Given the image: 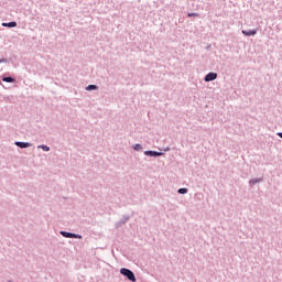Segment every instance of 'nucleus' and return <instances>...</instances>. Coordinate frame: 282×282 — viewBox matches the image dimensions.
<instances>
[{"label":"nucleus","instance_id":"obj_1","mask_svg":"<svg viewBox=\"0 0 282 282\" xmlns=\"http://www.w3.org/2000/svg\"><path fill=\"white\" fill-rule=\"evenodd\" d=\"M120 274H122L123 276H127L129 281L135 282V274H133V271L122 268L120 269Z\"/></svg>","mask_w":282,"mask_h":282},{"label":"nucleus","instance_id":"obj_2","mask_svg":"<svg viewBox=\"0 0 282 282\" xmlns=\"http://www.w3.org/2000/svg\"><path fill=\"white\" fill-rule=\"evenodd\" d=\"M61 235H63V237H66L68 239H80L82 237L76 235V234H69L67 231H62Z\"/></svg>","mask_w":282,"mask_h":282},{"label":"nucleus","instance_id":"obj_3","mask_svg":"<svg viewBox=\"0 0 282 282\" xmlns=\"http://www.w3.org/2000/svg\"><path fill=\"white\" fill-rule=\"evenodd\" d=\"M217 79V73H209L205 76V83H210V80Z\"/></svg>","mask_w":282,"mask_h":282},{"label":"nucleus","instance_id":"obj_4","mask_svg":"<svg viewBox=\"0 0 282 282\" xmlns=\"http://www.w3.org/2000/svg\"><path fill=\"white\" fill-rule=\"evenodd\" d=\"M242 34L243 36H254L257 35V30H251V31L242 30Z\"/></svg>","mask_w":282,"mask_h":282},{"label":"nucleus","instance_id":"obj_5","mask_svg":"<svg viewBox=\"0 0 282 282\" xmlns=\"http://www.w3.org/2000/svg\"><path fill=\"white\" fill-rule=\"evenodd\" d=\"M144 155H151L153 158H158L160 155H162V152H155V151H145Z\"/></svg>","mask_w":282,"mask_h":282},{"label":"nucleus","instance_id":"obj_6","mask_svg":"<svg viewBox=\"0 0 282 282\" xmlns=\"http://www.w3.org/2000/svg\"><path fill=\"white\" fill-rule=\"evenodd\" d=\"M15 147H19L20 149H28L30 147L29 142H15Z\"/></svg>","mask_w":282,"mask_h":282},{"label":"nucleus","instance_id":"obj_7","mask_svg":"<svg viewBox=\"0 0 282 282\" xmlns=\"http://www.w3.org/2000/svg\"><path fill=\"white\" fill-rule=\"evenodd\" d=\"M3 28H17V22L2 23Z\"/></svg>","mask_w":282,"mask_h":282},{"label":"nucleus","instance_id":"obj_8","mask_svg":"<svg viewBox=\"0 0 282 282\" xmlns=\"http://www.w3.org/2000/svg\"><path fill=\"white\" fill-rule=\"evenodd\" d=\"M3 83H14V78L12 77H4L2 78Z\"/></svg>","mask_w":282,"mask_h":282},{"label":"nucleus","instance_id":"obj_9","mask_svg":"<svg viewBox=\"0 0 282 282\" xmlns=\"http://www.w3.org/2000/svg\"><path fill=\"white\" fill-rule=\"evenodd\" d=\"M91 89H98V86H96V85H89V86L86 87V90H87V91H91Z\"/></svg>","mask_w":282,"mask_h":282},{"label":"nucleus","instance_id":"obj_10","mask_svg":"<svg viewBox=\"0 0 282 282\" xmlns=\"http://www.w3.org/2000/svg\"><path fill=\"white\" fill-rule=\"evenodd\" d=\"M134 151H142V145L140 143H137L134 147H133Z\"/></svg>","mask_w":282,"mask_h":282},{"label":"nucleus","instance_id":"obj_11","mask_svg":"<svg viewBox=\"0 0 282 282\" xmlns=\"http://www.w3.org/2000/svg\"><path fill=\"white\" fill-rule=\"evenodd\" d=\"M178 193H180L181 195H186V193H188V189H187V188H180V189H178Z\"/></svg>","mask_w":282,"mask_h":282},{"label":"nucleus","instance_id":"obj_12","mask_svg":"<svg viewBox=\"0 0 282 282\" xmlns=\"http://www.w3.org/2000/svg\"><path fill=\"white\" fill-rule=\"evenodd\" d=\"M39 149H42L44 151H50V147L47 145H40Z\"/></svg>","mask_w":282,"mask_h":282},{"label":"nucleus","instance_id":"obj_13","mask_svg":"<svg viewBox=\"0 0 282 282\" xmlns=\"http://www.w3.org/2000/svg\"><path fill=\"white\" fill-rule=\"evenodd\" d=\"M257 182H261V180H251L249 184H257Z\"/></svg>","mask_w":282,"mask_h":282},{"label":"nucleus","instance_id":"obj_14","mask_svg":"<svg viewBox=\"0 0 282 282\" xmlns=\"http://www.w3.org/2000/svg\"><path fill=\"white\" fill-rule=\"evenodd\" d=\"M187 17H199V13H188Z\"/></svg>","mask_w":282,"mask_h":282},{"label":"nucleus","instance_id":"obj_15","mask_svg":"<svg viewBox=\"0 0 282 282\" xmlns=\"http://www.w3.org/2000/svg\"><path fill=\"white\" fill-rule=\"evenodd\" d=\"M276 135H279V138H282V132H278Z\"/></svg>","mask_w":282,"mask_h":282},{"label":"nucleus","instance_id":"obj_16","mask_svg":"<svg viewBox=\"0 0 282 282\" xmlns=\"http://www.w3.org/2000/svg\"><path fill=\"white\" fill-rule=\"evenodd\" d=\"M0 63H6V59H3V58H2V59H0Z\"/></svg>","mask_w":282,"mask_h":282}]
</instances>
